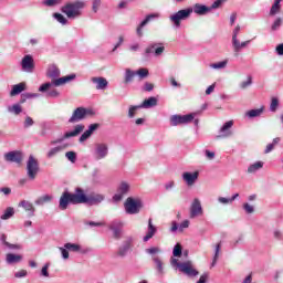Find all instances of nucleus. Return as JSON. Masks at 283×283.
I'll list each match as a JSON object with an SVG mask.
<instances>
[{
  "label": "nucleus",
  "instance_id": "obj_1",
  "mask_svg": "<svg viewBox=\"0 0 283 283\" xmlns=\"http://www.w3.org/2000/svg\"><path fill=\"white\" fill-rule=\"evenodd\" d=\"M105 200V196L92 192L88 196L82 188H76L75 193L64 191L60 197V209L65 211L67 205H101Z\"/></svg>",
  "mask_w": 283,
  "mask_h": 283
},
{
  "label": "nucleus",
  "instance_id": "obj_2",
  "mask_svg": "<svg viewBox=\"0 0 283 283\" xmlns=\"http://www.w3.org/2000/svg\"><path fill=\"white\" fill-rule=\"evenodd\" d=\"M83 8H85V2L74 1L66 2L61 7V12L67 17V19H78L83 14Z\"/></svg>",
  "mask_w": 283,
  "mask_h": 283
},
{
  "label": "nucleus",
  "instance_id": "obj_3",
  "mask_svg": "<svg viewBox=\"0 0 283 283\" xmlns=\"http://www.w3.org/2000/svg\"><path fill=\"white\" fill-rule=\"evenodd\" d=\"M191 14H193V9L187 8L175 12L169 19L176 28H180V23H182V21H187Z\"/></svg>",
  "mask_w": 283,
  "mask_h": 283
},
{
  "label": "nucleus",
  "instance_id": "obj_4",
  "mask_svg": "<svg viewBox=\"0 0 283 283\" xmlns=\"http://www.w3.org/2000/svg\"><path fill=\"white\" fill-rule=\"evenodd\" d=\"M125 211L129 216H134L136 213H140V209L143 208V201L140 199H134L128 197L124 203Z\"/></svg>",
  "mask_w": 283,
  "mask_h": 283
},
{
  "label": "nucleus",
  "instance_id": "obj_5",
  "mask_svg": "<svg viewBox=\"0 0 283 283\" xmlns=\"http://www.w3.org/2000/svg\"><path fill=\"white\" fill-rule=\"evenodd\" d=\"M92 109L85 107H77L73 111L72 116L69 119V123H81V120H85L87 116H92Z\"/></svg>",
  "mask_w": 283,
  "mask_h": 283
},
{
  "label": "nucleus",
  "instance_id": "obj_6",
  "mask_svg": "<svg viewBox=\"0 0 283 283\" xmlns=\"http://www.w3.org/2000/svg\"><path fill=\"white\" fill-rule=\"evenodd\" d=\"M76 78V75H67L64 77H60L57 80H53L52 83H44L39 87V92H48L52 85H55V87H60V85H65V83H70V81H74Z\"/></svg>",
  "mask_w": 283,
  "mask_h": 283
},
{
  "label": "nucleus",
  "instance_id": "obj_7",
  "mask_svg": "<svg viewBox=\"0 0 283 283\" xmlns=\"http://www.w3.org/2000/svg\"><path fill=\"white\" fill-rule=\"evenodd\" d=\"M39 174V160L34 156H30L27 163V176L30 180H34Z\"/></svg>",
  "mask_w": 283,
  "mask_h": 283
},
{
  "label": "nucleus",
  "instance_id": "obj_8",
  "mask_svg": "<svg viewBox=\"0 0 283 283\" xmlns=\"http://www.w3.org/2000/svg\"><path fill=\"white\" fill-rule=\"evenodd\" d=\"M84 129H85V125L78 124L74 127L73 130L65 133L63 138L51 140L50 144L59 145V143H61L62 140H65V138H74V137L78 136L80 134H82V132H84Z\"/></svg>",
  "mask_w": 283,
  "mask_h": 283
},
{
  "label": "nucleus",
  "instance_id": "obj_9",
  "mask_svg": "<svg viewBox=\"0 0 283 283\" xmlns=\"http://www.w3.org/2000/svg\"><path fill=\"white\" fill-rule=\"evenodd\" d=\"M177 266L181 273H185V275H188V277H196V275H199L200 272L198 270L193 269V265L191 264V261H187L184 263H177Z\"/></svg>",
  "mask_w": 283,
  "mask_h": 283
},
{
  "label": "nucleus",
  "instance_id": "obj_10",
  "mask_svg": "<svg viewBox=\"0 0 283 283\" xmlns=\"http://www.w3.org/2000/svg\"><path fill=\"white\" fill-rule=\"evenodd\" d=\"M191 120H193V114L172 115L170 117V125L177 127V125H187V123H191Z\"/></svg>",
  "mask_w": 283,
  "mask_h": 283
},
{
  "label": "nucleus",
  "instance_id": "obj_11",
  "mask_svg": "<svg viewBox=\"0 0 283 283\" xmlns=\"http://www.w3.org/2000/svg\"><path fill=\"white\" fill-rule=\"evenodd\" d=\"M123 227H125L123 221H113L109 224L108 229L113 231V238L115 240H120V238H123Z\"/></svg>",
  "mask_w": 283,
  "mask_h": 283
},
{
  "label": "nucleus",
  "instance_id": "obj_12",
  "mask_svg": "<svg viewBox=\"0 0 283 283\" xmlns=\"http://www.w3.org/2000/svg\"><path fill=\"white\" fill-rule=\"evenodd\" d=\"M4 160L7 163H15L21 165L23 163V154L19 150L9 151L4 155Z\"/></svg>",
  "mask_w": 283,
  "mask_h": 283
},
{
  "label": "nucleus",
  "instance_id": "obj_13",
  "mask_svg": "<svg viewBox=\"0 0 283 283\" xmlns=\"http://www.w3.org/2000/svg\"><path fill=\"white\" fill-rule=\"evenodd\" d=\"M127 193H129V184L123 181L117 188V192L113 197L114 202H120V200H123L124 196H127Z\"/></svg>",
  "mask_w": 283,
  "mask_h": 283
},
{
  "label": "nucleus",
  "instance_id": "obj_14",
  "mask_svg": "<svg viewBox=\"0 0 283 283\" xmlns=\"http://www.w3.org/2000/svg\"><path fill=\"white\" fill-rule=\"evenodd\" d=\"M108 154L107 144H96L95 145V158L96 160H103Z\"/></svg>",
  "mask_w": 283,
  "mask_h": 283
},
{
  "label": "nucleus",
  "instance_id": "obj_15",
  "mask_svg": "<svg viewBox=\"0 0 283 283\" xmlns=\"http://www.w3.org/2000/svg\"><path fill=\"white\" fill-rule=\"evenodd\" d=\"M197 216H202V203L200 199H195L190 207V218H197Z\"/></svg>",
  "mask_w": 283,
  "mask_h": 283
},
{
  "label": "nucleus",
  "instance_id": "obj_16",
  "mask_svg": "<svg viewBox=\"0 0 283 283\" xmlns=\"http://www.w3.org/2000/svg\"><path fill=\"white\" fill-rule=\"evenodd\" d=\"M21 65L24 72H34V59L32 55H25L21 61Z\"/></svg>",
  "mask_w": 283,
  "mask_h": 283
},
{
  "label": "nucleus",
  "instance_id": "obj_17",
  "mask_svg": "<svg viewBox=\"0 0 283 283\" xmlns=\"http://www.w3.org/2000/svg\"><path fill=\"white\" fill-rule=\"evenodd\" d=\"M165 52V46H158V43L150 44L146 48L145 54H154L160 56Z\"/></svg>",
  "mask_w": 283,
  "mask_h": 283
},
{
  "label": "nucleus",
  "instance_id": "obj_18",
  "mask_svg": "<svg viewBox=\"0 0 283 283\" xmlns=\"http://www.w3.org/2000/svg\"><path fill=\"white\" fill-rule=\"evenodd\" d=\"M133 242H134V240L132 239V237L126 238L123 245L119 247L117 255H119V258H125V255H127V252L129 251V249H132Z\"/></svg>",
  "mask_w": 283,
  "mask_h": 283
},
{
  "label": "nucleus",
  "instance_id": "obj_19",
  "mask_svg": "<svg viewBox=\"0 0 283 283\" xmlns=\"http://www.w3.org/2000/svg\"><path fill=\"white\" fill-rule=\"evenodd\" d=\"M154 19H158V13L146 15L145 20H143L142 23L137 27V36H143V28H145V25H147V23Z\"/></svg>",
  "mask_w": 283,
  "mask_h": 283
},
{
  "label": "nucleus",
  "instance_id": "obj_20",
  "mask_svg": "<svg viewBox=\"0 0 283 283\" xmlns=\"http://www.w3.org/2000/svg\"><path fill=\"white\" fill-rule=\"evenodd\" d=\"M98 124H91L88 126V129L85 130L81 137H80V143H85V140H87V138H90V136H92V134H94V132H96V129H98Z\"/></svg>",
  "mask_w": 283,
  "mask_h": 283
},
{
  "label": "nucleus",
  "instance_id": "obj_21",
  "mask_svg": "<svg viewBox=\"0 0 283 283\" xmlns=\"http://www.w3.org/2000/svg\"><path fill=\"white\" fill-rule=\"evenodd\" d=\"M182 178H184L185 182H187V185L189 187H191L198 180V171H195V172H184Z\"/></svg>",
  "mask_w": 283,
  "mask_h": 283
},
{
  "label": "nucleus",
  "instance_id": "obj_22",
  "mask_svg": "<svg viewBox=\"0 0 283 283\" xmlns=\"http://www.w3.org/2000/svg\"><path fill=\"white\" fill-rule=\"evenodd\" d=\"M91 81L95 83L96 90H107V85H109V82L105 77H92Z\"/></svg>",
  "mask_w": 283,
  "mask_h": 283
},
{
  "label": "nucleus",
  "instance_id": "obj_23",
  "mask_svg": "<svg viewBox=\"0 0 283 283\" xmlns=\"http://www.w3.org/2000/svg\"><path fill=\"white\" fill-rule=\"evenodd\" d=\"M64 149H67V144L53 147L46 153V158H54L55 156H59L61 151H64Z\"/></svg>",
  "mask_w": 283,
  "mask_h": 283
},
{
  "label": "nucleus",
  "instance_id": "obj_24",
  "mask_svg": "<svg viewBox=\"0 0 283 283\" xmlns=\"http://www.w3.org/2000/svg\"><path fill=\"white\" fill-rule=\"evenodd\" d=\"M19 207H22V209H24V211H28L30 216H34V212L36 211L34 205L28 200L20 201Z\"/></svg>",
  "mask_w": 283,
  "mask_h": 283
},
{
  "label": "nucleus",
  "instance_id": "obj_25",
  "mask_svg": "<svg viewBox=\"0 0 283 283\" xmlns=\"http://www.w3.org/2000/svg\"><path fill=\"white\" fill-rule=\"evenodd\" d=\"M233 127V120L227 122L220 129L222 138H229L233 134L230 129Z\"/></svg>",
  "mask_w": 283,
  "mask_h": 283
},
{
  "label": "nucleus",
  "instance_id": "obj_26",
  "mask_svg": "<svg viewBox=\"0 0 283 283\" xmlns=\"http://www.w3.org/2000/svg\"><path fill=\"white\" fill-rule=\"evenodd\" d=\"M23 260L21 254L8 253L6 256L7 264H19Z\"/></svg>",
  "mask_w": 283,
  "mask_h": 283
},
{
  "label": "nucleus",
  "instance_id": "obj_27",
  "mask_svg": "<svg viewBox=\"0 0 283 283\" xmlns=\"http://www.w3.org/2000/svg\"><path fill=\"white\" fill-rule=\"evenodd\" d=\"M21 92H25V82L13 85L10 92V96H19Z\"/></svg>",
  "mask_w": 283,
  "mask_h": 283
},
{
  "label": "nucleus",
  "instance_id": "obj_28",
  "mask_svg": "<svg viewBox=\"0 0 283 283\" xmlns=\"http://www.w3.org/2000/svg\"><path fill=\"white\" fill-rule=\"evenodd\" d=\"M156 235V227H154V223H151V219L148 220V232L144 237V242H148V240H151Z\"/></svg>",
  "mask_w": 283,
  "mask_h": 283
},
{
  "label": "nucleus",
  "instance_id": "obj_29",
  "mask_svg": "<svg viewBox=\"0 0 283 283\" xmlns=\"http://www.w3.org/2000/svg\"><path fill=\"white\" fill-rule=\"evenodd\" d=\"M210 10H211V9H210L209 7L197 3V4H195V7H193V9H192V12H193L195 14H200V15H202V14H207V12H209Z\"/></svg>",
  "mask_w": 283,
  "mask_h": 283
},
{
  "label": "nucleus",
  "instance_id": "obj_30",
  "mask_svg": "<svg viewBox=\"0 0 283 283\" xmlns=\"http://www.w3.org/2000/svg\"><path fill=\"white\" fill-rule=\"evenodd\" d=\"M249 43H251V41H245V42H241L240 43V40H233L232 41V45H233V49H234V52H235V55L238 56V53L240 52V50H242L244 46L249 45Z\"/></svg>",
  "mask_w": 283,
  "mask_h": 283
},
{
  "label": "nucleus",
  "instance_id": "obj_31",
  "mask_svg": "<svg viewBox=\"0 0 283 283\" xmlns=\"http://www.w3.org/2000/svg\"><path fill=\"white\" fill-rule=\"evenodd\" d=\"M262 114H264V106L261 108L248 111L245 116H248V118H258V116H262Z\"/></svg>",
  "mask_w": 283,
  "mask_h": 283
},
{
  "label": "nucleus",
  "instance_id": "obj_32",
  "mask_svg": "<svg viewBox=\"0 0 283 283\" xmlns=\"http://www.w3.org/2000/svg\"><path fill=\"white\" fill-rule=\"evenodd\" d=\"M158 105V99L156 97H149L148 99H145L140 107L149 108V107H156Z\"/></svg>",
  "mask_w": 283,
  "mask_h": 283
},
{
  "label": "nucleus",
  "instance_id": "obj_33",
  "mask_svg": "<svg viewBox=\"0 0 283 283\" xmlns=\"http://www.w3.org/2000/svg\"><path fill=\"white\" fill-rule=\"evenodd\" d=\"M282 3V0H275L271 10H270V15L271 17H275V14H277V12H280V10H282V6L280 4Z\"/></svg>",
  "mask_w": 283,
  "mask_h": 283
},
{
  "label": "nucleus",
  "instance_id": "obj_34",
  "mask_svg": "<svg viewBox=\"0 0 283 283\" xmlns=\"http://www.w3.org/2000/svg\"><path fill=\"white\" fill-rule=\"evenodd\" d=\"M61 76V71L56 66H51L48 71L49 78H59Z\"/></svg>",
  "mask_w": 283,
  "mask_h": 283
},
{
  "label": "nucleus",
  "instance_id": "obj_35",
  "mask_svg": "<svg viewBox=\"0 0 283 283\" xmlns=\"http://www.w3.org/2000/svg\"><path fill=\"white\" fill-rule=\"evenodd\" d=\"M264 167V163L262 161H256L254 164H252L249 168H248V174H255V171L262 169Z\"/></svg>",
  "mask_w": 283,
  "mask_h": 283
},
{
  "label": "nucleus",
  "instance_id": "obj_36",
  "mask_svg": "<svg viewBox=\"0 0 283 283\" xmlns=\"http://www.w3.org/2000/svg\"><path fill=\"white\" fill-rule=\"evenodd\" d=\"M53 198L54 197H52L50 195H44V196H42V197L36 199L35 205L43 206V205H45L48 202H52Z\"/></svg>",
  "mask_w": 283,
  "mask_h": 283
},
{
  "label": "nucleus",
  "instance_id": "obj_37",
  "mask_svg": "<svg viewBox=\"0 0 283 283\" xmlns=\"http://www.w3.org/2000/svg\"><path fill=\"white\" fill-rule=\"evenodd\" d=\"M136 76V72L132 71L130 69H126L124 83L127 85L128 83H132L134 81V77Z\"/></svg>",
  "mask_w": 283,
  "mask_h": 283
},
{
  "label": "nucleus",
  "instance_id": "obj_38",
  "mask_svg": "<svg viewBox=\"0 0 283 283\" xmlns=\"http://www.w3.org/2000/svg\"><path fill=\"white\" fill-rule=\"evenodd\" d=\"M11 114H14L15 116H19L21 112H23V108L21 107V104H14L13 106L8 108Z\"/></svg>",
  "mask_w": 283,
  "mask_h": 283
},
{
  "label": "nucleus",
  "instance_id": "obj_39",
  "mask_svg": "<svg viewBox=\"0 0 283 283\" xmlns=\"http://www.w3.org/2000/svg\"><path fill=\"white\" fill-rule=\"evenodd\" d=\"M53 18H55L57 23H61L62 25H67V18L61 13H53Z\"/></svg>",
  "mask_w": 283,
  "mask_h": 283
},
{
  "label": "nucleus",
  "instance_id": "obj_40",
  "mask_svg": "<svg viewBox=\"0 0 283 283\" xmlns=\"http://www.w3.org/2000/svg\"><path fill=\"white\" fill-rule=\"evenodd\" d=\"M64 249H67V251H73L74 253L81 251V245L75 243H65Z\"/></svg>",
  "mask_w": 283,
  "mask_h": 283
},
{
  "label": "nucleus",
  "instance_id": "obj_41",
  "mask_svg": "<svg viewBox=\"0 0 283 283\" xmlns=\"http://www.w3.org/2000/svg\"><path fill=\"white\" fill-rule=\"evenodd\" d=\"M277 107H280V99H277V97H272L271 104H270V111L277 112Z\"/></svg>",
  "mask_w": 283,
  "mask_h": 283
},
{
  "label": "nucleus",
  "instance_id": "obj_42",
  "mask_svg": "<svg viewBox=\"0 0 283 283\" xmlns=\"http://www.w3.org/2000/svg\"><path fill=\"white\" fill-rule=\"evenodd\" d=\"M14 216V208H7L4 213L1 216L2 220H9V218H12Z\"/></svg>",
  "mask_w": 283,
  "mask_h": 283
},
{
  "label": "nucleus",
  "instance_id": "obj_43",
  "mask_svg": "<svg viewBox=\"0 0 283 283\" xmlns=\"http://www.w3.org/2000/svg\"><path fill=\"white\" fill-rule=\"evenodd\" d=\"M143 108V106L137 105V106H129L128 109V118H134V116H136V112H138V109Z\"/></svg>",
  "mask_w": 283,
  "mask_h": 283
},
{
  "label": "nucleus",
  "instance_id": "obj_44",
  "mask_svg": "<svg viewBox=\"0 0 283 283\" xmlns=\"http://www.w3.org/2000/svg\"><path fill=\"white\" fill-rule=\"evenodd\" d=\"M253 84V77L251 75L248 76V80L245 82L240 83L241 90H247V87L251 86Z\"/></svg>",
  "mask_w": 283,
  "mask_h": 283
},
{
  "label": "nucleus",
  "instance_id": "obj_45",
  "mask_svg": "<svg viewBox=\"0 0 283 283\" xmlns=\"http://www.w3.org/2000/svg\"><path fill=\"white\" fill-rule=\"evenodd\" d=\"M172 255L175 258H180V255H182V245H180V243H177L174 248V251H172Z\"/></svg>",
  "mask_w": 283,
  "mask_h": 283
},
{
  "label": "nucleus",
  "instance_id": "obj_46",
  "mask_svg": "<svg viewBox=\"0 0 283 283\" xmlns=\"http://www.w3.org/2000/svg\"><path fill=\"white\" fill-rule=\"evenodd\" d=\"M60 3H63V0H45L44 6H48V8H54V6H60Z\"/></svg>",
  "mask_w": 283,
  "mask_h": 283
},
{
  "label": "nucleus",
  "instance_id": "obj_47",
  "mask_svg": "<svg viewBox=\"0 0 283 283\" xmlns=\"http://www.w3.org/2000/svg\"><path fill=\"white\" fill-rule=\"evenodd\" d=\"M221 247H222L221 243H218V244L216 245L214 258H213V260H212L211 266H213V265L218 262V258H219V255H220V249H221Z\"/></svg>",
  "mask_w": 283,
  "mask_h": 283
},
{
  "label": "nucleus",
  "instance_id": "obj_48",
  "mask_svg": "<svg viewBox=\"0 0 283 283\" xmlns=\"http://www.w3.org/2000/svg\"><path fill=\"white\" fill-rule=\"evenodd\" d=\"M281 27H282V18H277V19L273 22V24H272V27H271V30H272V32H275L276 30H280Z\"/></svg>",
  "mask_w": 283,
  "mask_h": 283
},
{
  "label": "nucleus",
  "instance_id": "obj_49",
  "mask_svg": "<svg viewBox=\"0 0 283 283\" xmlns=\"http://www.w3.org/2000/svg\"><path fill=\"white\" fill-rule=\"evenodd\" d=\"M135 74H137V76H139L140 78H147V76H149V70L139 69Z\"/></svg>",
  "mask_w": 283,
  "mask_h": 283
},
{
  "label": "nucleus",
  "instance_id": "obj_50",
  "mask_svg": "<svg viewBox=\"0 0 283 283\" xmlns=\"http://www.w3.org/2000/svg\"><path fill=\"white\" fill-rule=\"evenodd\" d=\"M210 67H213V70H222V69L227 67V61L213 63L210 65Z\"/></svg>",
  "mask_w": 283,
  "mask_h": 283
},
{
  "label": "nucleus",
  "instance_id": "obj_51",
  "mask_svg": "<svg viewBox=\"0 0 283 283\" xmlns=\"http://www.w3.org/2000/svg\"><path fill=\"white\" fill-rule=\"evenodd\" d=\"M65 157L70 163H76V153L75 151H67L65 153Z\"/></svg>",
  "mask_w": 283,
  "mask_h": 283
},
{
  "label": "nucleus",
  "instance_id": "obj_52",
  "mask_svg": "<svg viewBox=\"0 0 283 283\" xmlns=\"http://www.w3.org/2000/svg\"><path fill=\"white\" fill-rule=\"evenodd\" d=\"M222 3H227V0H216L212 6H211V9L212 10H216L218 8H220V6H222Z\"/></svg>",
  "mask_w": 283,
  "mask_h": 283
},
{
  "label": "nucleus",
  "instance_id": "obj_53",
  "mask_svg": "<svg viewBox=\"0 0 283 283\" xmlns=\"http://www.w3.org/2000/svg\"><path fill=\"white\" fill-rule=\"evenodd\" d=\"M154 262L157 266L158 272L163 273V261H160L158 258H154Z\"/></svg>",
  "mask_w": 283,
  "mask_h": 283
},
{
  "label": "nucleus",
  "instance_id": "obj_54",
  "mask_svg": "<svg viewBox=\"0 0 283 283\" xmlns=\"http://www.w3.org/2000/svg\"><path fill=\"white\" fill-rule=\"evenodd\" d=\"M46 96H49L50 98H57L59 96V91H56V88L50 90L46 94Z\"/></svg>",
  "mask_w": 283,
  "mask_h": 283
},
{
  "label": "nucleus",
  "instance_id": "obj_55",
  "mask_svg": "<svg viewBox=\"0 0 283 283\" xmlns=\"http://www.w3.org/2000/svg\"><path fill=\"white\" fill-rule=\"evenodd\" d=\"M32 125H34V119H32V117H30V116L25 117L24 127L25 128L32 127Z\"/></svg>",
  "mask_w": 283,
  "mask_h": 283
},
{
  "label": "nucleus",
  "instance_id": "obj_56",
  "mask_svg": "<svg viewBox=\"0 0 283 283\" xmlns=\"http://www.w3.org/2000/svg\"><path fill=\"white\" fill-rule=\"evenodd\" d=\"M48 269H50V264H45L41 270V275L44 277H50V272H48Z\"/></svg>",
  "mask_w": 283,
  "mask_h": 283
},
{
  "label": "nucleus",
  "instance_id": "obj_57",
  "mask_svg": "<svg viewBox=\"0 0 283 283\" xmlns=\"http://www.w3.org/2000/svg\"><path fill=\"white\" fill-rule=\"evenodd\" d=\"M59 250L61 251L62 258H63L64 260H67V259L70 258V252L67 251V249H65V248H59Z\"/></svg>",
  "mask_w": 283,
  "mask_h": 283
},
{
  "label": "nucleus",
  "instance_id": "obj_58",
  "mask_svg": "<svg viewBox=\"0 0 283 283\" xmlns=\"http://www.w3.org/2000/svg\"><path fill=\"white\" fill-rule=\"evenodd\" d=\"M85 224H88V227H105V222L103 221L101 222L90 221V222H85Z\"/></svg>",
  "mask_w": 283,
  "mask_h": 283
},
{
  "label": "nucleus",
  "instance_id": "obj_59",
  "mask_svg": "<svg viewBox=\"0 0 283 283\" xmlns=\"http://www.w3.org/2000/svg\"><path fill=\"white\" fill-rule=\"evenodd\" d=\"M243 209L247 213H253L255 210L253 209V206L249 205V203H244L243 205Z\"/></svg>",
  "mask_w": 283,
  "mask_h": 283
},
{
  "label": "nucleus",
  "instance_id": "obj_60",
  "mask_svg": "<svg viewBox=\"0 0 283 283\" xmlns=\"http://www.w3.org/2000/svg\"><path fill=\"white\" fill-rule=\"evenodd\" d=\"M98 8H101V0H93V12H98Z\"/></svg>",
  "mask_w": 283,
  "mask_h": 283
},
{
  "label": "nucleus",
  "instance_id": "obj_61",
  "mask_svg": "<svg viewBox=\"0 0 283 283\" xmlns=\"http://www.w3.org/2000/svg\"><path fill=\"white\" fill-rule=\"evenodd\" d=\"M207 280H209V273H203L197 283H207Z\"/></svg>",
  "mask_w": 283,
  "mask_h": 283
},
{
  "label": "nucleus",
  "instance_id": "obj_62",
  "mask_svg": "<svg viewBox=\"0 0 283 283\" xmlns=\"http://www.w3.org/2000/svg\"><path fill=\"white\" fill-rule=\"evenodd\" d=\"M144 90H145V92H151L154 90V84L146 82Z\"/></svg>",
  "mask_w": 283,
  "mask_h": 283
},
{
  "label": "nucleus",
  "instance_id": "obj_63",
  "mask_svg": "<svg viewBox=\"0 0 283 283\" xmlns=\"http://www.w3.org/2000/svg\"><path fill=\"white\" fill-rule=\"evenodd\" d=\"M25 275H28V271L25 270H20L15 273V277H25Z\"/></svg>",
  "mask_w": 283,
  "mask_h": 283
},
{
  "label": "nucleus",
  "instance_id": "obj_64",
  "mask_svg": "<svg viewBox=\"0 0 283 283\" xmlns=\"http://www.w3.org/2000/svg\"><path fill=\"white\" fill-rule=\"evenodd\" d=\"M276 52L280 56H283V43L279 44L276 46Z\"/></svg>",
  "mask_w": 283,
  "mask_h": 283
}]
</instances>
